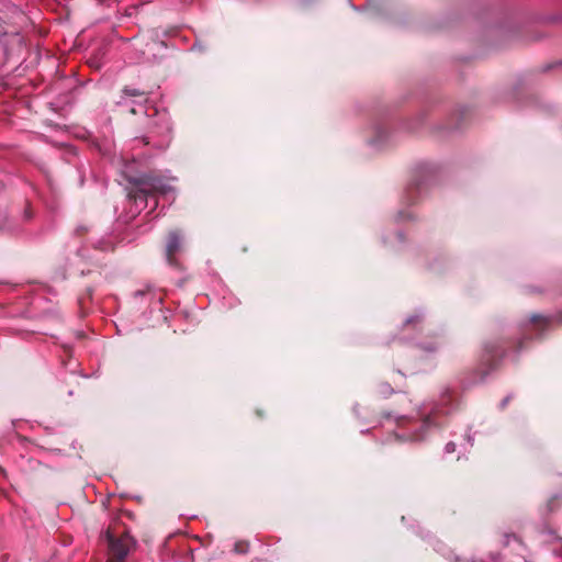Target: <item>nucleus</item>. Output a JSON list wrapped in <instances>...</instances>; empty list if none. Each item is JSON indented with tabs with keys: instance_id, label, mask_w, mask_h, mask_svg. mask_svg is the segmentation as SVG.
I'll return each mask as SVG.
<instances>
[{
	"instance_id": "obj_1",
	"label": "nucleus",
	"mask_w": 562,
	"mask_h": 562,
	"mask_svg": "<svg viewBox=\"0 0 562 562\" xmlns=\"http://www.w3.org/2000/svg\"><path fill=\"white\" fill-rule=\"evenodd\" d=\"M105 537L111 555L109 562H123L133 546L130 535L123 533L115 538L110 531H106Z\"/></svg>"
},
{
	"instance_id": "obj_2",
	"label": "nucleus",
	"mask_w": 562,
	"mask_h": 562,
	"mask_svg": "<svg viewBox=\"0 0 562 562\" xmlns=\"http://www.w3.org/2000/svg\"><path fill=\"white\" fill-rule=\"evenodd\" d=\"M180 248V237L177 233H171L167 243V256L170 259Z\"/></svg>"
},
{
	"instance_id": "obj_3",
	"label": "nucleus",
	"mask_w": 562,
	"mask_h": 562,
	"mask_svg": "<svg viewBox=\"0 0 562 562\" xmlns=\"http://www.w3.org/2000/svg\"><path fill=\"white\" fill-rule=\"evenodd\" d=\"M445 451L447 453H452L456 451V445L453 442H448L445 447Z\"/></svg>"
},
{
	"instance_id": "obj_4",
	"label": "nucleus",
	"mask_w": 562,
	"mask_h": 562,
	"mask_svg": "<svg viewBox=\"0 0 562 562\" xmlns=\"http://www.w3.org/2000/svg\"><path fill=\"white\" fill-rule=\"evenodd\" d=\"M124 92L127 94V95H131V97H135V95H139V91L136 90V89H125Z\"/></svg>"
},
{
	"instance_id": "obj_5",
	"label": "nucleus",
	"mask_w": 562,
	"mask_h": 562,
	"mask_svg": "<svg viewBox=\"0 0 562 562\" xmlns=\"http://www.w3.org/2000/svg\"><path fill=\"white\" fill-rule=\"evenodd\" d=\"M422 438H423V436H422V435H415V436L413 437V439H414V440H420Z\"/></svg>"
},
{
	"instance_id": "obj_6",
	"label": "nucleus",
	"mask_w": 562,
	"mask_h": 562,
	"mask_svg": "<svg viewBox=\"0 0 562 562\" xmlns=\"http://www.w3.org/2000/svg\"><path fill=\"white\" fill-rule=\"evenodd\" d=\"M415 318H416V317H409V318H407L406 323H407V324H411V323H413V322L415 321Z\"/></svg>"
},
{
	"instance_id": "obj_7",
	"label": "nucleus",
	"mask_w": 562,
	"mask_h": 562,
	"mask_svg": "<svg viewBox=\"0 0 562 562\" xmlns=\"http://www.w3.org/2000/svg\"><path fill=\"white\" fill-rule=\"evenodd\" d=\"M145 183H146V184H149V186H150L151 188H154V189H158V187H157L155 183H147V182H145Z\"/></svg>"
},
{
	"instance_id": "obj_8",
	"label": "nucleus",
	"mask_w": 562,
	"mask_h": 562,
	"mask_svg": "<svg viewBox=\"0 0 562 562\" xmlns=\"http://www.w3.org/2000/svg\"><path fill=\"white\" fill-rule=\"evenodd\" d=\"M507 402H508V398H505V400L503 401V406H505Z\"/></svg>"
}]
</instances>
